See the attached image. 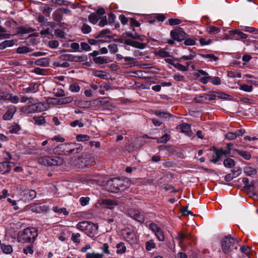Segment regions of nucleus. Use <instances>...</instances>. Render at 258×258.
I'll list each match as a JSON object with an SVG mask.
<instances>
[{"label":"nucleus","mask_w":258,"mask_h":258,"mask_svg":"<svg viewBox=\"0 0 258 258\" xmlns=\"http://www.w3.org/2000/svg\"><path fill=\"white\" fill-rule=\"evenodd\" d=\"M130 181L127 178L121 179L118 178H111L107 181L108 191L112 192H118L129 187Z\"/></svg>","instance_id":"1"},{"label":"nucleus","mask_w":258,"mask_h":258,"mask_svg":"<svg viewBox=\"0 0 258 258\" xmlns=\"http://www.w3.org/2000/svg\"><path fill=\"white\" fill-rule=\"evenodd\" d=\"M239 241L234 237H232L231 235L225 236L221 241V248L223 252L225 253H232L233 247L237 249Z\"/></svg>","instance_id":"2"},{"label":"nucleus","mask_w":258,"mask_h":258,"mask_svg":"<svg viewBox=\"0 0 258 258\" xmlns=\"http://www.w3.org/2000/svg\"><path fill=\"white\" fill-rule=\"evenodd\" d=\"M37 235V231L35 228H27L19 234L18 240L23 243H31L35 240Z\"/></svg>","instance_id":"3"},{"label":"nucleus","mask_w":258,"mask_h":258,"mask_svg":"<svg viewBox=\"0 0 258 258\" xmlns=\"http://www.w3.org/2000/svg\"><path fill=\"white\" fill-rule=\"evenodd\" d=\"M77 228L84 231L90 237H93L97 232L98 226L89 221H82L78 224Z\"/></svg>","instance_id":"4"},{"label":"nucleus","mask_w":258,"mask_h":258,"mask_svg":"<svg viewBox=\"0 0 258 258\" xmlns=\"http://www.w3.org/2000/svg\"><path fill=\"white\" fill-rule=\"evenodd\" d=\"M38 163L46 166H60L63 163L62 158L58 156H44L38 158Z\"/></svg>","instance_id":"5"},{"label":"nucleus","mask_w":258,"mask_h":258,"mask_svg":"<svg viewBox=\"0 0 258 258\" xmlns=\"http://www.w3.org/2000/svg\"><path fill=\"white\" fill-rule=\"evenodd\" d=\"M74 144L73 143L61 144L55 147L53 152L60 155H70L74 152Z\"/></svg>","instance_id":"6"},{"label":"nucleus","mask_w":258,"mask_h":258,"mask_svg":"<svg viewBox=\"0 0 258 258\" xmlns=\"http://www.w3.org/2000/svg\"><path fill=\"white\" fill-rule=\"evenodd\" d=\"M170 35L174 40H176L177 41H181L188 36V34L184 32L183 29L179 27L171 31Z\"/></svg>","instance_id":"7"},{"label":"nucleus","mask_w":258,"mask_h":258,"mask_svg":"<svg viewBox=\"0 0 258 258\" xmlns=\"http://www.w3.org/2000/svg\"><path fill=\"white\" fill-rule=\"evenodd\" d=\"M59 58L63 61H70L75 62H82L87 60V56H75L73 54H66L61 55Z\"/></svg>","instance_id":"8"},{"label":"nucleus","mask_w":258,"mask_h":258,"mask_svg":"<svg viewBox=\"0 0 258 258\" xmlns=\"http://www.w3.org/2000/svg\"><path fill=\"white\" fill-rule=\"evenodd\" d=\"M69 163L73 166L79 169L86 167L89 164L87 160L83 157L72 158Z\"/></svg>","instance_id":"9"},{"label":"nucleus","mask_w":258,"mask_h":258,"mask_svg":"<svg viewBox=\"0 0 258 258\" xmlns=\"http://www.w3.org/2000/svg\"><path fill=\"white\" fill-rule=\"evenodd\" d=\"M128 214L131 218L141 223H143L145 221L144 215L138 210H131Z\"/></svg>","instance_id":"10"},{"label":"nucleus","mask_w":258,"mask_h":258,"mask_svg":"<svg viewBox=\"0 0 258 258\" xmlns=\"http://www.w3.org/2000/svg\"><path fill=\"white\" fill-rule=\"evenodd\" d=\"M229 34L236 40L244 39L247 37V35L242 32L238 30H232L229 31Z\"/></svg>","instance_id":"11"},{"label":"nucleus","mask_w":258,"mask_h":258,"mask_svg":"<svg viewBox=\"0 0 258 258\" xmlns=\"http://www.w3.org/2000/svg\"><path fill=\"white\" fill-rule=\"evenodd\" d=\"M53 20L57 22V24L60 27H62L64 23L61 22L62 19V14L61 10L59 9L55 11L52 14Z\"/></svg>","instance_id":"12"},{"label":"nucleus","mask_w":258,"mask_h":258,"mask_svg":"<svg viewBox=\"0 0 258 258\" xmlns=\"http://www.w3.org/2000/svg\"><path fill=\"white\" fill-rule=\"evenodd\" d=\"M120 203L118 200L103 199L101 201V204L106 206L107 208H111L114 206L118 205Z\"/></svg>","instance_id":"13"},{"label":"nucleus","mask_w":258,"mask_h":258,"mask_svg":"<svg viewBox=\"0 0 258 258\" xmlns=\"http://www.w3.org/2000/svg\"><path fill=\"white\" fill-rule=\"evenodd\" d=\"M10 162H0V172H3L4 173H7L10 172L12 168Z\"/></svg>","instance_id":"14"},{"label":"nucleus","mask_w":258,"mask_h":258,"mask_svg":"<svg viewBox=\"0 0 258 258\" xmlns=\"http://www.w3.org/2000/svg\"><path fill=\"white\" fill-rule=\"evenodd\" d=\"M16 111V107L15 106H12V107L10 108L4 114L3 116V119L6 120H10L13 117Z\"/></svg>","instance_id":"15"},{"label":"nucleus","mask_w":258,"mask_h":258,"mask_svg":"<svg viewBox=\"0 0 258 258\" xmlns=\"http://www.w3.org/2000/svg\"><path fill=\"white\" fill-rule=\"evenodd\" d=\"M154 113L157 116L161 118L164 119L165 120L169 119L170 117H172V115L171 114L161 111H155Z\"/></svg>","instance_id":"16"},{"label":"nucleus","mask_w":258,"mask_h":258,"mask_svg":"<svg viewBox=\"0 0 258 258\" xmlns=\"http://www.w3.org/2000/svg\"><path fill=\"white\" fill-rule=\"evenodd\" d=\"M211 150H214L215 156L219 157L220 159L222 155H227L230 153L229 149L227 150H224L222 149L217 150L215 147H213Z\"/></svg>","instance_id":"17"},{"label":"nucleus","mask_w":258,"mask_h":258,"mask_svg":"<svg viewBox=\"0 0 258 258\" xmlns=\"http://www.w3.org/2000/svg\"><path fill=\"white\" fill-rule=\"evenodd\" d=\"M15 44V40H5L0 43V50H3L8 47H11Z\"/></svg>","instance_id":"18"},{"label":"nucleus","mask_w":258,"mask_h":258,"mask_svg":"<svg viewBox=\"0 0 258 258\" xmlns=\"http://www.w3.org/2000/svg\"><path fill=\"white\" fill-rule=\"evenodd\" d=\"M243 171L246 175L250 176H253L256 173V170L249 166L245 167Z\"/></svg>","instance_id":"19"},{"label":"nucleus","mask_w":258,"mask_h":258,"mask_svg":"<svg viewBox=\"0 0 258 258\" xmlns=\"http://www.w3.org/2000/svg\"><path fill=\"white\" fill-rule=\"evenodd\" d=\"M152 139H156L157 142L158 144L160 143H163L165 144L170 139V135L168 134H165L162 136V137L160 139H158L156 138H150Z\"/></svg>","instance_id":"20"},{"label":"nucleus","mask_w":258,"mask_h":258,"mask_svg":"<svg viewBox=\"0 0 258 258\" xmlns=\"http://www.w3.org/2000/svg\"><path fill=\"white\" fill-rule=\"evenodd\" d=\"M236 152L245 160H248L251 158V154L249 152L239 150H236Z\"/></svg>","instance_id":"21"},{"label":"nucleus","mask_w":258,"mask_h":258,"mask_svg":"<svg viewBox=\"0 0 258 258\" xmlns=\"http://www.w3.org/2000/svg\"><path fill=\"white\" fill-rule=\"evenodd\" d=\"M177 128L180 129L183 133L187 134L190 131V126L187 123H183L177 126Z\"/></svg>","instance_id":"22"},{"label":"nucleus","mask_w":258,"mask_h":258,"mask_svg":"<svg viewBox=\"0 0 258 258\" xmlns=\"http://www.w3.org/2000/svg\"><path fill=\"white\" fill-rule=\"evenodd\" d=\"M6 29L0 26V40L8 39L11 37V34L9 33H6Z\"/></svg>","instance_id":"23"},{"label":"nucleus","mask_w":258,"mask_h":258,"mask_svg":"<svg viewBox=\"0 0 258 258\" xmlns=\"http://www.w3.org/2000/svg\"><path fill=\"white\" fill-rule=\"evenodd\" d=\"M34 31V29L29 27V28H25L24 27H19L18 28V33L21 34H27L31 32H33Z\"/></svg>","instance_id":"24"},{"label":"nucleus","mask_w":258,"mask_h":258,"mask_svg":"<svg viewBox=\"0 0 258 258\" xmlns=\"http://www.w3.org/2000/svg\"><path fill=\"white\" fill-rule=\"evenodd\" d=\"M223 164L226 167L230 168L235 165V161L231 158H227L224 160Z\"/></svg>","instance_id":"25"},{"label":"nucleus","mask_w":258,"mask_h":258,"mask_svg":"<svg viewBox=\"0 0 258 258\" xmlns=\"http://www.w3.org/2000/svg\"><path fill=\"white\" fill-rule=\"evenodd\" d=\"M126 240L131 244L136 242V237L134 233L127 232L125 237Z\"/></svg>","instance_id":"26"},{"label":"nucleus","mask_w":258,"mask_h":258,"mask_svg":"<svg viewBox=\"0 0 258 258\" xmlns=\"http://www.w3.org/2000/svg\"><path fill=\"white\" fill-rule=\"evenodd\" d=\"M190 237L189 234H185L182 232H179L176 239H177L180 243H182L185 239H188Z\"/></svg>","instance_id":"27"},{"label":"nucleus","mask_w":258,"mask_h":258,"mask_svg":"<svg viewBox=\"0 0 258 258\" xmlns=\"http://www.w3.org/2000/svg\"><path fill=\"white\" fill-rule=\"evenodd\" d=\"M99 19V18L98 17L97 14L95 13H91L88 17L89 22L93 24H96Z\"/></svg>","instance_id":"28"},{"label":"nucleus","mask_w":258,"mask_h":258,"mask_svg":"<svg viewBox=\"0 0 258 258\" xmlns=\"http://www.w3.org/2000/svg\"><path fill=\"white\" fill-rule=\"evenodd\" d=\"M31 51H32V50L26 46L19 47L17 48L16 50L17 53L20 54L27 53Z\"/></svg>","instance_id":"29"},{"label":"nucleus","mask_w":258,"mask_h":258,"mask_svg":"<svg viewBox=\"0 0 258 258\" xmlns=\"http://www.w3.org/2000/svg\"><path fill=\"white\" fill-rule=\"evenodd\" d=\"M73 100V98L71 96L62 98L60 99L58 101V104H66L72 102Z\"/></svg>","instance_id":"30"},{"label":"nucleus","mask_w":258,"mask_h":258,"mask_svg":"<svg viewBox=\"0 0 258 258\" xmlns=\"http://www.w3.org/2000/svg\"><path fill=\"white\" fill-rule=\"evenodd\" d=\"M53 211L55 212L58 213V214L63 213L65 216H67L69 214V212L67 211V209L65 208H59V207L55 206L53 207Z\"/></svg>","instance_id":"31"},{"label":"nucleus","mask_w":258,"mask_h":258,"mask_svg":"<svg viewBox=\"0 0 258 258\" xmlns=\"http://www.w3.org/2000/svg\"><path fill=\"white\" fill-rule=\"evenodd\" d=\"M117 253H123L125 252L126 247L124 244L123 242H120L116 245Z\"/></svg>","instance_id":"32"},{"label":"nucleus","mask_w":258,"mask_h":258,"mask_svg":"<svg viewBox=\"0 0 258 258\" xmlns=\"http://www.w3.org/2000/svg\"><path fill=\"white\" fill-rule=\"evenodd\" d=\"M221 28L215 26H210L208 28V32L210 34H217L220 32Z\"/></svg>","instance_id":"33"},{"label":"nucleus","mask_w":258,"mask_h":258,"mask_svg":"<svg viewBox=\"0 0 258 258\" xmlns=\"http://www.w3.org/2000/svg\"><path fill=\"white\" fill-rule=\"evenodd\" d=\"M33 119L35 121V123L38 125H42L44 124L45 122L44 117L42 116H35L33 117Z\"/></svg>","instance_id":"34"},{"label":"nucleus","mask_w":258,"mask_h":258,"mask_svg":"<svg viewBox=\"0 0 258 258\" xmlns=\"http://www.w3.org/2000/svg\"><path fill=\"white\" fill-rule=\"evenodd\" d=\"M1 249L4 253L7 254L11 253L13 251L12 247L10 245L2 244Z\"/></svg>","instance_id":"35"},{"label":"nucleus","mask_w":258,"mask_h":258,"mask_svg":"<svg viewBox=\"0 0 258 258\" xmlns=\"http://www.w3.org/2000/svg\"><path fill=\"white\" fill-rule=\"evenodd\" d=\"M11 93L0 91V101L1 100H7L9 101L10 98Z\"/></svg>","instance_id":"36"},{"label":"nucleus","mask_w":258,"mask_h":258,"mask_svg":"<svg viewBox=\"0 0 258 258\" xmlns=\"http://www.w3.org/2000/svg\"><path fill=\"white\" fill-rule=\"evenodd\" d=\"M189 50L192 52V53L188 55H183L181 57L179 60L180 61L182 59L183 60H191L193 59L196 56V53L195 52H193L192 50L189 48Z\"/></svg>","instance_id":"37"},{"label":"nucleus","mask_w":258,"mask_h":258,"mask_svg":"<svg viewBox=\"0 0 258 258\" xmlns=\"http://www.w3.org/2000/svg\"><path fill=\"white\" fill-rule=\"evenodd\" d=\"M53 94L54 96L57 97H61L65 96L64 91L62 89H54Z\"/></svg>","instance_id":"38"},{"label":"nucleus","mask_w":258,"mask_h":258,"mask_svg":"<svg viewBox=\"0 0 258 258\" xmlns=\"http://www.w3.org/2000/svg\"><path fill=\"white\" fill-rule=\"evenodd\" d=\"M69 90L72 92H78L80 90V87L77 83L70 85Z\"/></svg>","instance_id":"39"},{"label":"nucleus","mask_w":258,"mask_h":258,"mask_svg":"<svg viewBox=\"0 0 258 258\" xmlns=\"http://www.w3.org/2000/svg\"><path fill=\"white\" fill-rule=\"evenodd\" d=\"M90 137L87 135H78L76 137V139L78 142L87 141L90 140Z\"/></svg>","instance_id":"40"},{"label":"nucleus","mask_w":258,"mask_h":258,"mask_svg":"<svg viewBox=\"0 0 258 258\" xmlns=\"http://www.w3.org/2000/svg\"><path fill=\"white\" fill-rule=\"evenodd\" d=\"M173 66L179 71L182 72H186L188 70V67L187 66H184L180 63L177 62L175 64H173Z\"/></svg>","instance_id":"41"},{"label":"nucleus","mask_w":258,"mask_h":258,"mask_svg":"<svg viewBox=\"0 0 258 258\" xmlns=\"http://www.w3.org/2000/svg\"><path fill=\"white\" fill-rule=\"evenodd\" d=\"M149 228L151 229L154 234H156L158 231L161 228L156 224L151 223L149 224Z\"/></svg>","instance_id":"42"},{"label":"nucleus","mask_w":258,"mask_h":258,"mask_svg":"<svg viewBox=\"0 0 258 258\" xmlns=\"http://www.w3.org/2000/svg\"><path fill=\"white\" fill-rule=\"evenodd\" d=\"M93 60L95 63L98 64H103L107 63L106 58H105L101 56H97L96 57H94Z\"/></svg>","instance_id":"43"},{"label":"nucleus","mask_w":258,"mask_h":258,"mask_svg":"<svg viewBox=\"0 0 258 258\" xmlns=\"http://www.w3.org/2000/svg\"><path fill=\"white\" fill-rule=\"evenodd\" d=\"M157 54L161 57H167L170 56L169 53L164 49H160L157 53Z\"/></svg>","instance_id":"44"},{"label":"nucleus","mask_w":258,"mask_h":258,"mask_svg":"<svg viewBox=\"0 0 258 258\" xmlns=\"http://www.w3.org/2000/svg\"><path fill=\"white\" fill-rule=\"evenodd\" d=\"M146 44L144 43H141L138 41H133L132 46L139 48L144 49L145 48Z\"/></svg>","instance_id":"45"},{"label":"nucleus","mask_w":258,"mask_h":258,"mask_svg":"<svg viewBox=\"0 0 258 258\" xmlns=\"http://www.w3.org/2000/svg\"><path fill=\"white\" fill-rule=\"evenodd\" d=\"M155 247V244L154 243L153 240L151 239L146 242V248L147 250H151Z\"/></svg>","instance_id":"46"},{"label":"nucleus","mask_w":258,"mask_h":258,"mask_svg":"<svg viewBox=\"0 0 258 258\" xmlns=\"http://www.w3.org/2000/svg\"><path fill=\"white\" fill-rule=\"evenodd\" d=\"M20 126L18 124H15L10 127L9 132L12 134H17L20 131Z\"/></svg>","instance_id":"47"},{"label":"nucleus","mask_w":258,"mask_h":258,"mask_svg":"<svg viewBox=\"0 0 258 258\" xmlns=\"http://www.w3.org/2000/svg\"><path fill=\"white\" fill-rule=\"evenodd\" d=\"M111 32L109 29H105L104 30H102L98 35L96 36H94V37L95 38H102L105 35L107 34L111 33Z\"/></svg>","instance_id":"48"},{"label":"nucleus","mask_w":258,"mask_h":258,"mask_svg":"<svg viewBox=\"0 0 258 258\" xmlns=\"http://www.w3.org/2000/svg\"><path fill=\"white\" fill-rule=\"evenodd\" d=\"M81 31L84 34H88L91 31V28L88 24H84L81 28Z\"/></svg>","instance_id":"49"},{"label":"nucleus","mask_w":258,"mask_h":258,"mask_svg":"<svg viewBox=\"0 0 258 258\" xmlns=\"http://www.w3.org/2000/svg\"><path fill=\"white\" fill-rule=\"evenodd\" d=\"M241 173V170L240 167H236L232 170H231V173L233 175L234 177H237Z\"/></svg>","instance_id":"50"},{"label":"nucleus","mask_w":258,"mask_h":258,"mask_svg":"<svg viewBox=\"0 0 258 258\" xmlns=\"http://www.w3.org/2000/svg\"><path fill=\"white\" fill-rule=\"evenodd\" d=\"M157 239L160 241H163L165 240V236L162 230L160 229L158 232L155 234Z\"/></svg>","instance_id":"51"},{"label":"nucleus","mask_w":258,"mask_h":258,"mask_svg":"<svg viewBox=\"0 0 258 258\" xmlns=\"http://www.w3.org/2000/svg\"><path fill=\"white\" fill-rule=\"evenodd\" d=\"M240 89L247 92H250L252 90V86L246 84L241 85L240 87Z\"/></svg>","instance_id":"52"},{"label":"nucleus","mask_w":258,"mask_h":258,"mask_svg":"<svg viewBox=\"0 0 258 258\" xmlns=\"http://www.w3.org/2000/svg\"><path fill=\"white\" fill-rule=\"evenodd\" d=\"M25 191L26 192L25 194H28L29 197L31 200L34 199L36 196V192L34 190L28 189Z\"/></svg>","instance_id":"53"},{"label":"nucleus","mask_w":258,"mask_h":258,"mask_svg":"<svg viewBox=\"0 0 258 258\" xmlns=\"http://www.w3.org/2000/svg\"><path fill=\"white\" fill-rule=\"evenodd\" d=\"M47 63L46 58L38 59L35 61V64L37 66H45Z\"/></svg>","instance_id":"54"},{"label":"nucleus","mask_w":258,"mask_h":258,"mask_svg":"<svg viewBox=\"0 0 258 258\" xmlns=\"http://www.w3.org/2000/svg\"><path fill=\"white\" fill-rule=\"evenodd\" d=\"M70 125L72 127H76L78 125L79 127H83L84 126V123L79 120H76L71 122Z\"/></svg>","instance_id":"55"},{"label":"nucleus","mask_w":258,"mask_h":258,"mask_svg":"<svg viewBox=\"0 0 258 258\" xmlns=\"http://www.w3.org/2000/svg\"><path fill=\"white\" fill-rule=\"evenodd\" d=\"M103 255L99 253H87L86 254V258H102Z\"/></svg>","instance_id":"56"},{"label":"nucleus","mask_w":258,"mask_h":258,"mask_svg":"<svg viewBox=\"0 0 258 258\" xmlns=\"http://www.w3.org/2000/svg\"><path fill=\"white\" fill-rule=\"evenodd\" d=\"M54 34L56 36L59 37L60 38H65L66 33L61 29H56L54 31Z\"/></svg>","instance_id":"57"},{"label":"nucleus","mask_w":258,"mask_h":258,"mask_svg":"<svg viewBox=\"0 0 258 258\" xmlns=\"http://www.w3.org/2000/svg\"><path fill=\"white\" fill-rule=\"evenodd\" d=\"M169 24L171 26L176 25L181 23V20L178 19L170 18L168 20Z\"/></svg>","instance_id":"58"},{"label":"nucleus","mask_w":258,"mask_h":258,"mask_svg":"<svg viewBox=\"0 0 258 258\" xmlns=\"http://www.w3.org/2000/svg\"><path fill=\"white\" fill-rule=\"evenodd\" d=\"M73 144H74V152H75V153L77 154L81 152L83 149L82 145L76 143H73Z\"/></svg>","instance_id":"59"},{"label":"nucleus","mask_w":258,"mask_h":258,"mask_svg":"<svg viewBox=\"0 0 258 258\" xmlns=\"http://www.w3.org/2000/svg\"><path fill=\"white\" fill-rule=\"evenodd\" d=\"M196 39H186L184 40V44L186 46L195 45L196 44Z\"/></svg>","instance_id":"60"},{"label":"nucleus","mask_w":258,"mask_h":258,"mask_svg":"<svg viewBox=\"0 0 258 258\" xmlns=\"http://www.w3.org/2000/svg\"><path fill=\"white\" fill-rule=\"evenodd\" d=\"M108 48L112 53H115L118 51L117 46L116 44H109Z\"/></svg>","instance_id":"61"},{"label":"nucleus","mask_w":258,"mask_h":258,"mask_svg":"<svg viewBox=\"0 0 258 258\" xmlns=\"http://www.w3.org/2000/svg\"><path fill=\"white\" fill-rule=\"evenodd\" d=\"M116 16L112 13H110L108 14V23L110 25H112L115 23Z\"/></svg>","instance_id":"62"},{"label":"nucleus","mask_w":258,"mask_h":258,"mask_svg":"<svg viewBox=\"0 0 258 258\" xmlns=\"http://www.w3.org/2000/svg\"><path fill=\"white\" fill-rule=\"evenodd\" d=\"M80 234L79 233H72L71 240L75 243H80V240L79 238L80 237Z\"/></svg>","instance_id":"63"},{"label":"nucleus","mask_w":258,"mask_h":258,"mask_svg":"<svg viewBox=\"0 0 258 258\" xmlns=\"http://www.w3.org/2000/svg\"><path fill=\"white\" fill-rule=\"evenodd\" d=\"M235 133L228 132L225 135V138L229 140H233L236 138Z\"/></svg>","instance_id":"64"}]
</instances>
